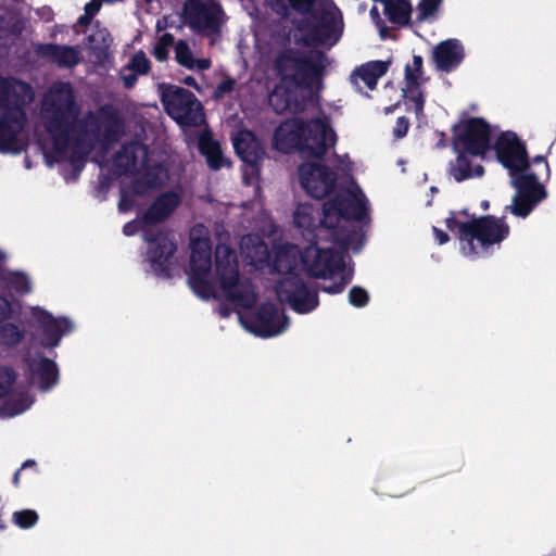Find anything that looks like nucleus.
Here are the masks:
<instances>
[{"label": "nucleus", "mask_w": 556, "mask_h": 556, "mask_svg": "<svg viewBox=\"0 0 556 556\" xmlns=\"http://www.w3.org/2000/svg\"><path fill=\"white\" fill-rule=\"evenodd\" d=\"M326 60V54L319 50L306 52L298 48L286 47L277 52L274 70L281 81L308 89L323 85Z\"/></svg>", "instance_id": "obj_2"}, {"label": "nucleus", "mask_w": 556, "mask_h": 556, "mask_svg": "<svg viewBox=\"0 0 556 556\" xmlns=\"http://www.w3.org/2000/svg\"><path fill=\"white\" fill-rule=\"evenodd\" d=\"M135 204V201L132 197L126 194L125 192H122L121 199L118 201V210L119 212H128L132 208Z\"/></svg>", "instance_id": "obj_56"}, {"label": "nucleus", "mask_w": 556, "mask_h": 556, "mask_svg": "<svg viewBox=\"0 0 556 556\" xmlns=\"http://www.w3.org/2000/svg\"><path fill=\"white\" fill-rule=\"evenodd\" d=\"M409 128V121L405 116H400L396 119L395 126L393 128V135L395 138H403L407 135Z\"/></svg>", "instance_id": "obj_52"}, {"label": "nucleus", "mask_w": 556, "mask_h": 556, "mask_svg": "<svg viewBox=\"0 0 556 556\" xmlns=\"http://www.w3.org/2000/svg\"><path fill=\"white\" fill-rule=\"evenodd\" d=\"M306 274L312 278H328L345 268L342 252L333 248H319L312 242L300 254Z\"/></svg>", "instance_id": "obj_13"}, {"label": "nucleus", "mask_w": 556, "mask_h": 556, "mask_svg": "<svg viewBox=\"0 0 556 556\" xmlns=\"http://www.w3.org/2000/svg\"><path fill=\"white\" fill-rule=\"evenodd\" d=\"M383 12L390 23L397 27L412 25L413 7L410 0H386Z\"/></svg>", "instance_id": "obj_31"}, {"label": "nucleus", "mask_w": 556, "mask_h": 556, "mask_svg": "<svg viewBox=\"0 0 556 556\" xmlns=\"http://www.w3.org/2000/svg\"><path fill=\"white\" fill-rule=\"evenodd\" d=\"M275 289L278 300L298 314H308L319 305L318 290L308 287L300 275L282 277Z\"/></svg>", "instance_id": "obj_12"}, {"label": "nucleus", "mask_w": 556, "mask_h": 556, "mask_svg": "<svg viewBox=\"0 0 556 556\" xmlns=\"http://www.w3.org/2000/svg\"><path fill=\"white\" fill-rule=\"evenodd\" d=\"M492 150H494L498 163L508 170L510 178L533 170L530 169V157L526 143L516 132L502 131L492 144Z\"/></svg>", "instance_id": "obj_11"}, {"label": "nucleus", "mask_w": 556, "mask_h": 556, "mask_svg": "<svg viewBox=\"0 0 556 556\" xmlns=\"http://www.w3.org/2000/svg\"><path fill=\"white\" fill-rule=\"evenodd\" d=\"M390 63V61H369L362 64L352 72L351 83L359 92H362V88L358 85V79L363 80L369 90H375L378 79L387 74Z\"/></svg>", "instance_id": "obj_28"}, {"label": "nucleus", "mask_w": 556, "mask_h": 556, "mask_svg": "<svg viewBox=\"0 0 556 556\" xmlns=\"http://www.w3.org/2000/svg\"><path fill=\"white\" fill-rule=\"evenodd\" d=\"M16 83H18L25 89L29 88V86L23 81H18L14 78L0 76V109L2 110V112L4 110L13 109V105H17L15 88Z\"/></svg>", "instance_id": "obj_34"}, {"label": "nucleus", "mask_w": 556, "mask_h": 556, "mask_svg": "<svg viewBox=\"0 0 556 556\" xmlns=\"http://www.w3.org/2000/svg\"><path fill=\"white\" fill-rule=\"evenodd\" d=\"M147 157L146 146L130 141L122 144L113 156L112 166L117 176L135 175L139 172V157Z\"/></svg>", "instance_id": "obj_22"}, {"label": "nucleus", "mask_w": 556, "mask_h": 556, "mask_svg": "<svg viewBox=\"0 0 556 556\" xmlns=\"http://www.w3.org/2000/svg\"><path fill=\"white\" fill-rule=\"evenodd\" d=\"M137 75L138 74L135 72L128 75H123V83L125 88L130 89L135 86L137 83Z\"/></svg>", "instance_id": "obj_58"}, {"label": "nucleus", "mask_w": 556, "mask_h": 556, "mask_svg": "<svg viewBox=\"0 0 556 556\" xmlns=\"http://www.w3.org/2000/svg\"><path fill=\"white\" fill-rule=\"evenodd\" d=\"M13 522L21 529H29L34 527L38 520V514L33 509H23L14 511L12 516Z\"/></svg>", "instance_id": "obj_41"}, {"label": "nucleus", "mask_w": 556, "mask_h": 556, "mask_svg": "<svg viewBox=\"0 0 556 556\" xmlns=\"http://www.w3.org/2000/svg\"><path fill=\"white\" fill-rule=\"evenodd\" d=\"M404 96L414 103L415 113L417 116L422 114L425 106V97L422 91L418 88L416 91L409 92L408 88L404 90Z\"/></svg>", "instance_id": "obj_49"}, {"label": "nucleus", "mask_w": 556, "mask_h": 556, "mask_svg": "<svg viewBox=\"0 0 556 556\" xmlns=\"http://www.w3.org/2000/svg\"><path fill=\"white\" fill-rule=\"evenodd\" d=\"M443 0H420L417 4L415 24H421L438 12Z\"/></svg>", "instance_id": "obj_38"}, {"label": "nucleus", "mask_w": 556, "mask_h": 556, "mask_svg": "<svg viewBox=\"0 0 556 556\" xmlns=\"http://www.w3.org/2000/svg\"><path fill=\"white\" fill-rule=\"evenodd\" d=\"M195 65L198 66L199 70H208L211 66V61L207 59H199L195 61Z\"/></svg>", "instance_id": "obj_59"}, {"label": "nucleus", "mask_w": 556, "mask_h": 556, "mask_svg": "<svg viewBox=\"0 0 556 556\" xmlns=\"http://www.w3.org/2000/svg\"><path fill=\"white\" fill-rule=\"evenodd\" d=\"M24 339V332L12 323L0 325V340L7 345H16Z\"/></svg>", "instance_id": "obj_37"}, {"label": "nucleus", "mask_w": 556, "mask_h": 556, "mask_svg": "<svg viewBox=\"0 0 556 556\" xmlns=\"http://www.w3.org/2000/svg\"><path fill=\"white\" fill-rule=\"evenodd\" d=\"M299 28L305 34V42L313 46L333 45L341 36L336 13L327 9H315Z\"/></svg>", "instance_id": "obj_14"}, {"label": "nucleus", "mask_w": 556, "mask_h": 556, "mask_svg": "<svg viewBox=\"0 0 556 556\" xmlns=\"http://www.w3.org/2000/svg\"><path fill=\"white\" fill-rule=\"evenodd\" d=\"M453 151L465 150L484 159L492 150V126L482 117H469L452 127Z\"/></svg>", "instance_id": "obj_8"}, {"label": "nucleus", "mask_w": 556, "mask_h": 556, "mask_svg": "<svg viewBox=\"0 0 556 556\" xmlns=\"http://www.w3.org/2000/svg\"><path fill=\"white\" fill-rule=\"evenodd\" d=\"M11 302L5 296L0 295V323L7 320L11 316Z\"/></svg>", "instance_id": "obj_54"}, {"label": "nucleus", "mask_w": 556, "mask_h": 556, "mask_svg": "<svg viewBox=\"0 0 556 556\" xmlns=\"http://www.w3.org/2000/svg\"><path fill=\"white\" fill-rule=\"evenodd\" d=\"M92 18H93L92 16H89V15H87V13H84L83 15H80L78 17L77 23L80 26H88L91 23Z\"/></svg>", "instance_id": "obj_60"}, {"label": "nucleus", "mask_w": 556, "mask_h": 556, "mask_svg": "<svg viewBox=\"0 0 556 556\" xmlns=\"http://www.w3.org/2000/svg\"><path fill=\"white\" fill-rule=\"evenodd\" d=\"M438 147L440 148H445L446 147V139H445V134L444 132H441V138L439 140V142L437 143Z\"/></svg>", "instance_id": "obj_64"}, {"label": "nucleus", "mask_w": 556, "mask_h": 556, "mask_svg": "<svg viewBox=\"0 0 556 556\" xmlns=\"http://www.w3.org/2000/svg\"><path fill=\"white\" fill-rule=\"evenodd\" d=\"M337 142V135L330 125L321 118L304 122L303 146L301 155L305 159L321 161L328 149Z\"/></svg>", "instance_id": "obj_16"}, {"label": "nucleus", "mask_w": 556, "mask_h": 556, "mask_svg": "<svg viewBox=\"0 0 556 556\" xmlns=\"http://www.w3.org/2000/svg\"><path fill=\"white\" fill-rule=\"evenodd\" d=\"M349 302L354 307H365L369 302V294L364 288L354 286L349 292Z\"/></svg>", "instance_id": "obj_45"}, {"label": "nucleus", "mask_w": 556, "mask_h": 556, "mask_svg": "<svg viewBox=\"0 0 556 556\" xmlns=\"http://www.w3.org/2000/svg\"><path fill=\"white\" fill-rule=\"evenodd\" d=\"M174 43V36L169 33L163 34L156 41L152 54L159 62H165L168 59L169 48Z\"/></svg>", "instance_id": "obj_39"}, {"label": "nucleus", "mask_w": 556, "mask_h": 556, "mask_svg": "<svg viewBox=\"0 0 556 556\" xmlns=\"http://www.w3.org/2000/svg\"><path fill=\"white\" fill-rule=\"evenodd\" d=\"M236 80L231 77H226L220 80L213 91L214 99H222L225 94L233 91Z\"/></svg>", "instance_id": "obj_48"}, {"label": "nucleus", "mask_w": 556, "mask_h": 556, "mask_svg": "<svg viewBox=\"0 0 556 556\" xmlns=\"http://www.w3.org/2000/svg\"><path fill=\"white\" fill-rule=\"evenodd\" d=\"M380 28H379V34H380V37L381 39H387L389 37L388 33H389V28L383 24L382 21H380Z\"/></svg>", "instance_id": "obj_61"}, {"label": "nucleus", "mask_w": 556, "mask_h": 556, "mask_svg": "<svg viewBox=\"0 0 556 556\" xmlns=\"http://www.w3.org/2000/svg\"><path fill=\"white\" fill-rule=\"evenodd\" d=\"M454 152L456 153V159L448 163L447 173L456 182L483 176L484 167L481 164L473 165L472 163V159L478 155H471L460 149Z\"/></svg>", "instance_id": "obj_26"}, {"label": "nucleus", "mask_w": 556, "mask_h": 556, "mask_svg": "<svg viewBox=\"0 0 556 556\" xmlns=\"http://www.w3.org/2000/svg\"><path fill=\"white\" fill-rule=\"evenodd\" d=\"M540 173L529 172L511 177L516 192L510 205L505 207L517 217H527L534 207L547 197L544 186L540 182Z\"/></svg>", "instance_id": "obj_9"}, {"label": "nucleus", "mask_w": 556, "mask_h": 556, "mask_svg": "<svg viewBox=\"0 0 556 556\" xmlns=\"http://www.w3.org/2000/svg\"><path fill=\"white\" fill-rule=\"evenodd\" d=\"M198 148L200 153L205 156L211 169L217 170L223 167L224 157L220 144L214 140L211 132L205 131L200 135Z\"/></svg>", "instance_id": "obj_33"}, {"label": "nucleus", "mask_w": 556, "mask_h": 556, "mask_svg": "<svg viewBox=\"0 0 556 556\" xmlns=\"http://www.w3.org/2000/svg\"><path fill=\"white\" fill-rule=\"evenodd\" d=\"M232 143L240 160L254 170H258L265 156V149L256 135L248 129L240 130Z\"/></svg>", "instance_id": "obj_21"}, {"label": "nucleus", "mask_w": 556, "mask_h": 556, "mask_svg": "<svg viewBox=\"0 0 556 556\" xmlns=\"http://www.w3.org/2000/svg\"><path fill=\"white\" fill-rule=\"evenodd\" d=\"M16 380V374L12 368L0 367V399L10 393Z\"/></svg>", "instance_id": "obj_44"}, {"label": "nucleus", "mask_w": 556, "mask_h": 556, "mask_svg": "<svg viewBox=\"0 0 556 556\" xmlns=\"http://www.w3.org/2000/svg\"><path fill=\"white\" fill-rule=\"evenodd\" d=\"M299 176L302 188L309 197L317 200L331 194L337 187V173L320 163L307 162L301 164Z\"/></svg>", "instance_id": "obj_15"}, {"label": "nucleus", "mask_w": 556, "mask_h": 556, "mask_svg": "<svg viewBox=\"0 0 556 556\" xmlns=\"http://www.w3.org/2000/svg\"><path fill=\"white\" fill-rule=\"evenodd\" d=\"M433 233L439 244H444L450 240L448 235L437 227H433Z\"/></svg>", "instance_id": "obj_57"}, {"label": "nucleus", "mask_w": 556, "mask_h": 556, "mask_svg": "<svg viewBox=\"0 0 556 556\" xmlns=\"http://www.w3.org/2000/svg\"><path fill=\"white\" fill-rule=\"evenodd\" d=\"M161 101L167 114L181 126L197 127L204 122L202 103L186 88L163 85Z\"/></svg>", "instance_id": "obj_7"}, {"label": "nucleus", "mask_w": 556, "mask_h": 556, "mask_svg": "<svg viewBox=\"0 0 556 556\" xmlns=\"http://www.w3.org/2000/svg\"><path fill=\"white\" fill-rule=\"evenodd\" d=\"M184 83L188 86H191V87H197V80L194 77L192 76H187L185 79H184Z\"/></svg>", "instance_id": "obj_62"}, {"label": "nucleus", "mask_w": 556, "mask_h": 556, "mask_svg": "<svg viewBox=\"0 0 556 556\" xmlns=\"http://www.w3.org/2000/svg\"><path fill=\"white\" fill-rule=\"evenodd\" d=\"M176 61L188 70H193L195 66V60L188 43L184 40H179L175 47Z\"/></svg>", "instance_id": "obj_40"}, {"label": "nucleus", "mask_w": 556, "mask_h": 556, "mask_svg": "<svg viewBox=\"0 0 556 556\" xmlns=\"http://www.w3.org/2000/svg\"><path fill=\"white\" fill-rule=\"evenodd\" d=\"M215 277L225 299L241 308H252L257 294L250 279H240L236 251L227 244L215 248Z\"/></svg>", "instance_id": "obj_3"}, {"label": "nucleus", "mask_w": 556, "mask_h": 556, "mask_svg": "<svg viewBox=\"0 0 556 556\" xmlns=\"http://www.w3.org/2000/svg\"><path fill=\"white\" fill-rule=\"evenodd\" d=\"M424 60L420 55L413 56V63L405 66V80L409 92L420 87Z\"/></svg>", "instance_id": "obj_36"}, {"label": "nucleus", "mask_w": 556, "mask_h": 556, "mask_svg": "<svg viewBox=\"0 0 556 556\" xmlns=\"http://www.w3.org/2000/svg\"><path fill=\"white\" fill-rule=\"evenodd\" d=\"M314 3L315 0H289L291 9L301 14H308V16L311 15V12L314 11Z\"/></svg>", "instance_id": "obj_50"}, {"label": "nucleus", "mask_w": 556, "mask_h": 556, "mask_svg": "<svg viewBox=\"0 0 556 556\" xmlns=\"http://www.w3.org/2000/svg\"><path fill=\"white\" fill-rule=\"evenodd\" d=\"M304 137V121L294 119L280 124L274 132V147L281 152L298 151L301 154Z\"/></svg>", "instance_id": "obj_23"}, {"label": "nucleus", "mask_w": 556, "mask_h": 556, "mask_svg": "<svg viewBox=\"0 0 556 556\" xmlns=\"http://www.w3.org/2000/svg\"><path fill=\"white\" fill-rule=\"evenodd\" d=\"M9 285L17 293L25 294L31 291V283L27 275L23 273H13L10 275Z\"/></svg>", "instance_id": "obj_42"}, {"label": "nucleus", "mask_w": 556, "mask_h": 556, "mask_svg": "<svg viewBox=\"0 0 556 556\" xmlns=\"http://www.w3.org/2000/svg\"><path fill=\"white\" fill-rule=\"evenodd\" d=\"M142 232L143 240L149 244L147 260L149 261L153 273L157 277L170 278L169 261L177 251L176 242L170 239L166 231H155L150 226L141 224V217L126 223L123 227V233L127 237Z\"/></svg>", "instance_id": "obj_6"}, {"label": "nucleus", "mask_w": 556, "mask_h": 556, "mask_svg": "<svg viewBox=\"0 0 556 556\" xmlns=\"http://www.w3.org/2000/svg\"><path fill=\"white\" fill-rule=\"evenodd\" d=\"M270 7L276 13L281 15H287L289 8H291L289 0H270Z\"/></svg>", "instance_id": "obj_55"}, {"label": "nucleus", "mask_w": 556, "mask_h": 556, "mask_svg": "<svg viewBox=\"0 0 556 556\" xmlns=\"http://www.w3.org/2000/svg\"><path fill=\"white\" fill-rule=\"evenodd\" d=\"M26 113L22 105H13L11 110H4L0 116V152L16 151L17 136L24 128Z\"/></svg>", "instance_id": "obj_19"}, {"label": "nucleus", "mask_w": 556, "mask_h": 556, "mask_svg": "<svg viewBox=\"0 0 556 556\" xmlns=\"http://www.w3.org/2000/svg\"><path fill=\"white\" fill-rule=\"evenodd\" d=\"M43 112L46 129L52 138L54 152L59 155L66 154L73 142L71 163L76 168L84 166L86 156L97 143L109 147L124 134V122L118 111L110 104L100 106L97 113L88 111L79 119L80 106L70 83H61L51 91L50 101L45 103Z\"/></svg>", "instance_id": "obj_1"}, {"label": "nucleus", "mask_w": 556, "mask_h": 556, "mask_svg": "<svg viewBox=\"0 0 556 556\" xmlns=\"http://www.w3.org/2000/svg\"><path fill=\"white\" fill-rule=\"evenodd\" d=\"M21 468L17 469L14 475H13V479H12V482L15 486H18L20 485V476H21Z\"/></svg>", "instance_id": "obj_63"}, {"label": "nucleus", "mask_w": 556, "mask_h": 556, "mask_svg": "<svg viewBox=\"0 0 556 556\" xmlns=\"http://www.w3.org/2000/svg\"><path fill=\"white\" fill-rule=\"evenodd\" d=\"M36 321L41 330L40 344L47 349L59 345L62 336L73 330V323L67 317H53L45 309H36Z\"/></svg>", "instance_id": "obj_18"}, {"label": "nucleus", "mask_w": 556, "mask_h": 556, "mask_svg": "<svg viewBox=\"0 0 556 556\" xmlns=\"http://www.w3.org/2000/svg\"><path fill=\"white\" fill-rule=\"evenodd\" d=\"M268 102L277 114H295L304 110V103L299 100L296 93L281 84L274 87L268 96Z\"/></svg>", "instance_id": "obj_27"}, {"label": "nucleus", "mask_w": 556, "mask_h": 556, "mask_svg": "<svg viewBox=\"0 0 556 556\" xmlns=\"http://www.w3.org/2000/svg\"><path fill=\"white\" fill-rule=\"evenodd\" d=\"M533 164L535 167H538L535 173H540V175H544L547 179L551 175L549 165L547 161L545 160V156L543 155H536L532 160H530V165Z\"/></svg>", "instance_id": "obj_51"}, {"label": "nucleus", "mask_w": 556, "mask_h": 556, "mask_svg": "<svg viewBox=\"0 0 556 556\" xmlns=\"http://www.w3.org/2000/svg\"><path fill=\"white\" fill-rule=\"evenodd\" d=\"M366 213L367 207L364 199L350 191L337 193L324 203L320 226L330 230L332 241L346 250L355 241L358 233L356 230L340 228V222H361Z\"/></svg>", "instance_id": "obj_4"}, {"label": "nucleus", "mask_w": 556, "mask_h": 556, "mask_svg": "<svg viewBox=\"0 0 556 556\" xmlns=\"http://www.w3.org/2000/svg\"><path fill=\"white\" fill-rule=\"evenodd\" d=\"M210 273L195 271L189 274V285L191 289L202 299H210L214 295V287L208 280Z\"/></svg>", "instance_id": "obj_35"}, {"label": "nucleus", "mask_w": 556, "mask_h": 556, "mask_svg": "<svg viewBox=\"0 0 556 556\" xmlns=\"http://www.w3.org/2000/svg\"><path fill=\"white\" fill-rule=\"evenodd\" d=\"M31 372L38 378L39 389L48 391L59 381V368L54 361L40 356L29 364Z\"/></svg>", "instance_id": "obj_30"}, {"label": "nucleus", "mask_w": 556, "mask_h": 556, "mask_svg": "<svg viewBox=\"0 0 556 556\" xmlns=\"http://www.w3.org/2000/svg\"><path fill=\"white\" fill-rule=\"evenodd\" d=\"M341 276L338 281H333L329 285H323L321 290L328 294H339L341 293L348 283H350L352 276L350 274L345 273V269L343 271H340Z\"/></svg>", "instance_id": "obj_46"}, {"label": "nucleus", "mask_w": 556, "mask_h": 556, "mask_svg": "<svg viewBox=\"0 0 556 556\" xmlns=\"http://www.w3.org/2000/svg\"><path fill=\"white\" fill-rule=\"evenodd\" d=\"M289 326V317L273 302L262 303L252 318L251 330L262 338L282 333Z\"/></svg>", "instance_id": "obj_17"}, {"label": "nucleus", "mask_w": 556, "mask_h": 556, "mask_svg": "<svg viewBox=\"0 0 556 556\" xmlns=\"http://www.w3.org/2000/svg\"><path fill=\"white\" fill-rule=\"evenodd\" d=\"M36 53L43 59L49 60L59 68H73L81 62V54L78 47L40 43L36 48Z\"/></svg>", "instance_id": "obj_24"}, {"label": "nucleus", "mask_w": 556, "mask_h": 556, "mask_svg": "<svg viewBox=\"0 0 556 556\" xmlns=\"http://www.w3.org/2000/svg\"><path fill=\"white\" fill-rule=\"evenodd\" d=\"M190 273H211L212 244L206 238L192 239L190 242Z\"/></svg>", "instance_id": "obj_29"}, {"label": "nucleus", "mask_w": 556, "mask_h": 556, "mask_svg": "<svg viewBox=\"0 0 556 556\" xmlns=\"http://www.w3.org/2000/svg\"><path fill=\"white\" fill-rule=\"evenodd\" d=\"M129 68L138 75H146L151 70V63L143 51H138L131 56Z\"/></svg>", "instance_id": "obj_43"}, {"label": "nucleus", "mask_w": 556, "mask_h": 556, "mask_svg": "<svg viewBox=\"0 0 556 556\" xmlns=\"http://www.w3.org/2000/svg\"><path fill=\"white\" fill-rule=\"evenodd\" d=\"M182 201L181 194L175 190H168L159 194L147 211L141 215V224L150 226L166 222L177 210Z\"/></svg>", "instance_id": "obj_20"}, {"label": "nucleus", "mask_w": 556, "mask_h": 556, "mask_svg": "<svg viewBox=\"0 0 556 556\" xmlns=\"http://www.w3.org/2000/svg\"><path fill=\"white\" fill-rule=\"evenodd\" d=\"M464 58V47L458 39L443 40L433 50L437 68L444 73H450L458 67Z\"/></svg>", "instance_id": "obj_25"}, {"label": "nucleus", "mask_w": 556, "mask_h": 556, "mask_svg": "<svg viewBox=\"0 0 556 556\" xmlns=\"http://www.w3.org/2000/svg\"><path fill=\"white\" fill-rule=\"evenodd\" d=\"M294 222L298 227L304 228L307 230H311V228L314 226V220H313L312 216L304 214L300 211H296L294 213Z\"/></svg>", "instance_id": "obj_53"}, {"label": "nucleus", "mask_w": 556, "mask_h": 556, "mask_svg": "<svg viewBox=\"0 0 556 556\" xmlns=\"http://www.w3.org/2000/svg\"><path fill=\"white\" fill-rule=\"evenodd\" d=\"M445 224L451 231L457 229L459 240L465 242L462 247L465 255L478 254L473 240H477L482 248H488L505 240L510 231L505 216L484 215L468 222H459L454 213H451V216L445 219Z\"/></svg>", "instance_id": "obj_5"}, {"label": "nucleus", "mask_w": 556, "mask_h": 556, "mask_svg": "<svg viewBox=\"0 0 556 556\" xmlns=\"http://www.w3.org/2000/svg\"><path fill=\"white\" fill-rule=\"evenodd\" d=\"M182 15L192 30L205 36L219 34L224 23L223 8L215 0H186Z\"/></svg>", "instance_id": "obj_10"}, {"label": "nucleus", "mask_w": 556, "mask_h": 556, "mask_svg": "<svg viewBox=\"0 0 556 556\" xmlns=\"http://www.w3.org/2000/svg\"><path fill=\"white\" fill-rule=\"evenodd\" d=\"M154 186V177L151 176L150 172H147L142 178L132 181L131 191L136 195H142L148 188H153Z\"/></svg>", "instance_id": "obj_47"}, {"label": "nucleus", "mask_w": 556, "mask_h": 556, "mask_svg": "<svg viewBox=\"0 0 556 556\" xmlns=\"http://www.w3.org/2000/svg\"><path fill=\"white\" fill-rule=\"evenodd\" d=\"M271 271L283 277L291 275H300L296 271L298 268V254L293 247H281L279 248L274 256L270 265Z\"/></svg>", "instance_id": "obj_32"}]
</instances>
